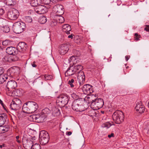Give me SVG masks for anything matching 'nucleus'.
I'll list each match as a JSON object with an SVG mask.
<instances>
[{
	"label": "nucleus",
	"mask_w": 149,
	"mask_h": 149,
	"mask_svg": "<svg viewBox=\"0 0 149 149\" xmlns=\"http://www.w3.org/2000/svg\"><path fill=\"white\" fill-rule=\"evenodd\" d=\"M38 108V105L36 102L32 101L28 102L23 106L22 110L26 113H30L34 112Z\"/></svg>",
	"instance_id": "1"
},
{
	"label": "nucleus",
	"mask_w": 149,
	"mask_h": 149,
	"mask_svg": "<svg viewBox=\"0 0 149 149\" xmlns=\"http://www.w3.org/2000/svg\"><path fill=\"white\" fill-rule=\"evenodd\" d=\"M112 118L116 123L120 124L124 120V116L123 113L121 111H116L113 113Z\"/></svg>",
	"instance_id": "2"
},
{
	"label": "nucleus",
	"mask_w": 149,
	"mask_h": 149,
	"mask_svg": "<svg viewBox=\"0 0 149 149\" xmlns=\"http://www.w3.org/2000/svg\"><path fill=\"white\" fill-rule=\"evenodd\" d=\"M26 27L24 23L22 22H17L14 24L13 29L15 33L19 34L23 32Z\"/></svg>",
	"instance_id": "3"
},
{
	"label": "nucleus",
	"mask_w": 149,
	"mask_h": 149,
	"mask_svg": "<svg viewBox=\"0 0 149 149\" xmlns=\"http://www.w3.org/2000/svg\"><path fill=\"white\" fill-rule=\"evenodd\" d=\"M68 100V97L66 95L62 93L57 97L56 102L59 106L63 107L67 104Z\"/></svg>",
	"instance_id": "4"
},
{
	"label": "nucleus",
	"mask_w": 149,
	"mask_h": 149,
	"mask_svg": "<svg viewBox=\"0 0 149 149\" xmlns=\"http://www.w3.org/2000/svg\"><path fill=\"white\" fill-rule=\"evenodd\" d=\"M47 111L48 109L46 108L42 110L41 113L37 114L32 115L31 117L33 120H35L38 123H42L43 122L46 117V115L45 113V110Z\"/></svg>",
	"instance_id": "5"
},
{
	"label": "nucleus",
	"mask_w": 149,
	"mask_h": 149,
	"mask_svg": "<svg viewBox=\"0 0 149 149\" xmlns=\"http://www.w3.org/2000/svg\"><path fill=\"white\" fill-rule=\"evenodd\" d=\"M82 101L81 99H76L73 102L72 108L73 110L77 111H84V106L82 105Z\"/></svg>",
	"instance_id": "6"
},
{
	"label": "nucleus",
	"mask_w": 149,
	"mask_h": 149,
	"mask_svg": "<svg viewBox=\"0 0 149 149\" xmlns=\"http://www.w3.org/2000/svg\"><path fill=\"white\" fill-rule=\"evenodd\" d=\"M39 142L42 145L46 144L49 139V135L47 132L45 131H41L39 134Z\"/></svg>",
	"instance_id": "7"
},
{
	"label": "nucleus",
	"mask_w": 149,
	"mask_h": 149,
	"mask_svg": "<svg viewBox=\"0 0 149 149\" xmlns=\"http://www.w3.org/2000/svg\"><path fill=\"white\" fill-rule=\"evenodd\" d=\"M104 101L102 99L99 98L94 100V101L91 104V107L94 110H97L101 108L104 105Z\"/></svg>",
	"instance_id": "8"
},
{
	"label": "nucleus",
	"mask_w": 149,
	"mask_h": 149,
	"mask_svg": "<svg viewBox=\"0 0 149 149\" xmlns=\"http://www.w3.org/2000/svg\"><path fill=\"white\" fill-rule=\"evenodd\" d=\"M19 15L18 11L15 8H11L8 12L7 16L8 18L11 20L16 19Z\"/></svg>",
	"instance_id": "9"
},
{
	"label": "nucleus",
	"mask_w": 149,
	"mask_h": 149,
	"mask_svg": "<svg viewBox=\"0 0 149 149\" xmlns=\"http://www.w3.org/2000/svg\"><path fill=\"white\" fill-rule=\"evenodd\" d=\"M10 108L13 110H17L21 107V101L18 98H14L10 105Z\"/></svg>",
	"instance_id": "10"
},
{
	"label": "nucleus",
	"mask_w": 149,
	"mask_h": 149,
	"mask_svg": "<svg viewBox=\"0 0 149 149\" xmlns=\"http://www.w3.org/2000/svg\"><path fill=\"white\" fill-rule=\"evenodd\" d=\"M53 11L56 13V15H62L64 13L63 6L59 4L54 6L53 8Z\"/></svg>",
	"instance_id": "11"
},
{
	"label": "nucleus",
	"mask_w": 149,
	"mask_h": 149,
	"mask_svg": "<svg viewBox=\"0 0 149 149\" xmlns=\"http://www.w3.org/2000/svg\"><path fill=\"white\" fill-rule=\"evenodd\" d=\"M16 48L15 47H8L6 49V52L7 53L10 55H14V56H11L10 58L13 61H15L17 60V58L16 59L15 58L16 57L15 55L16 54Z\"/></svg>",
	"instance_id": "12"
},
{
	"label": "nucleus",
	"mask_w": 149,
	"mask_h": 149,
	"mask_svg": "<svg viewBox=\"0 0 149 149\" xmlns=\"http://www.w3.org/2000/svg\"><path fill=\"white\" fill-rule=\"evenodd\" d=\"M34 10L38 14H44L47 12L48 9L45 6L40 5L34 8Z\"/></svg>",
	"instance_id": "13"
},
{
	"label": "nucleus",
	"mask_w": 149,
	"mask_h": 149,
	"mask_svg": "<svg viewBox=\"0 0 149 149\" xmlns=\"http://www.w3.org/2000/svg\"><path fill=\"white\" fill-rule=\"evenodd\" d=\"M135 109L136 111L140 113H143L145 110V107L143 105L142 102L141 101L137 102Z\"/></svg>",
	"instance_id": "14"
},
{
	"label": "nucleus",
	"mask_w": 149,
	"mask_h": 149,
	"mask_svg": "<svg viewBox=\"0 0 149 149\" xmlns=\"http://www.w3.org/2000/svg\"><path fill=\"white\" fill-rule=\"evenodd\" d=\"M20 72L19 68L17 67H14L9 69L7 72L8 75L9 74L12 76L14 74H18Z\"/></svg>",
	"instance_id": "15"
},
{
	"label": "nucleus",
	"mask_w": 149,
	"mask_h": 149,
	"mask_svg": "<svg viewBox=\"0 0 149 149\" xmlns=\"http://www.w3.org/2000/svg\"><path fill=\"white\" fill-rule=\"evenodd\" d=\"M22 142L25 145L26 149H32L33 145V141L30 139H25V138H23L22 139Z\"/></svg>",
	"instance_id": "16"
},
{
	"label": "nucleus",
	"mask_w": 149,
	"mask_h": 149,
	"mask_svg": "<svg viewBox=\"0 0 149 149\" xmlns=\"http://www.w3.org/2000/svg\"><path fill=\"white\" fill-rule=\"evenodd\" d=\"M69 49L68 44H62L60 46L58 51L60 54L63 55L68 52Z\"/></svg>",
	"instance_id": "17"
},
{
	"label": "nucleus",
	"mask_w": 149,
	"mask_h": 149,
	"mask_svg": "<svg viewBox=\"0 0 149 149\" xmlns=\"http://www.w3.org/2000/svg\"><path fill=\"white\" fill-rule=\"evenodd\" d=\"M78 81L79 84L84 83L85 81V75L83 72H79L78 73L77 77Z\"/></svg>",
	"instance_id": "18"
},
{
	"label": "nucleus",
	"mask_w": 149,
	"mask_h": 149,
	"mask_svg": "<svg viewBox=\"0 0 149 149\" xmlns=\"http://www.w3.org/2000/svg\"><path fill=\"white\" fill-rule=\"evenodd\" d=\"M82 90L85 93H90L93 91L92 86L90 84H84Z\"/></svg>",
	"instance_id": "19"
},
{
	"label": "nucleus",
	"mask_w": 149,
	"mask_h": 149,
	"mask_svg": "<svg viewBox=\"0 0 149 149\" xmlns=\"http://www.w3.org/2000/svg\"><path fill=\"white\" fill-rule=\"evenodd\" d=\"M26 44L24 42H22L19 43L17 46V48L19 52H23L26 50Z\"/></svg>",
	"instance_id": "20"
},
{
	"label": "nucleus",
	"mask_w": 149,
	"mask_h": 149,
	"mask_svg": "<svg viewBox=\"0 0 149 149\" xmlns=\"http://www.w3.org/2000/svg\"><path fill=\"white\" fill-rule=\"evenodd\" d=\"M75 71L73 66L69 68L65 73V76H71L74 74L75 73Z\"/></svg>",
	"instance_id": "21"
},
{
	"label": "nucleus",
	"mask_w": 149,
	"mask_h": 149,
	"mask_svg": "<svg viewBox=\"0 0 149 149\" xmlns=\"http://www.w3.org/2000/svg\"><path fill=\"white\" fill-rule=\"evenodd\" d=\"M62 28L63 32L66 33L67 34H70V31L71 30V29L70 25L67 24H65L63 26Z\"/></svg>",
	"instance_id": "22"
},
{
	"label": "nucleus",
	"mask_w": 149,
	"mask_h": 149,
	"mask_svg": "<svg viewBox=\"0 0 149 149\" xmlns=\"http://www.w3.org/2000/svg\"><path fill=\"white\" fill-rule=\"evenodd\" d=\"M42 0H31L30 4L32 6H36L40 5L42 3Z\"/></svg>",
	"instance_id": "23"
},
{
	"label": "nucleus",
	"mask_w": 149,
	"mask_h": 149,
	"mask_svg": "<svg viewBox=\"0 0 149 149\" xmlns=\"http://www.w3.org/2000/svg\"><path fill=\"white\" fill-rule=\"evenodd\" d=\"M6 118L7 116L4 114L0 115V127L1 126L5 123Z\"/></svg>",
	"instance_id": "24"
},
{
	"label": "nucleus",
	"mask_w": 149,
	"mask_h": 149,
	"mask_svg": "<svg viewBox=\"0 0 149 149\" xmlns=\"http://www.w3.org/2000/svg\"><path fill=\"white\" fill-rule=\"evenodd\" d=\"M55 18L57 23H62L65 21L64 17L61 15H56Z\"/></svg>",
	"instance_id": "25"
},
{
	"label": "nucleus",
	"mask_w": 149,
	"mask_h": 149,
	"mask_svg": "<svg viewBox=\"0 0 149 149\" xmlns=\"http://www.w3.org/2000/svg\"><path fill=\"white\" fill-rule=\"evenodd\" d=\"M6 86L8 91H11L17 87V84H6Z\"/></svg>",
	"instance_id": "26"
},
{
	"label": "nucleus",
	"mask_w": 149,
	"mask_h": 149,
	"mask_svg": "<svg viewBox=\"0 0 149 149\" xmlns=\"http://www.w3.org/2000/svg\"><path fill=\"white\" fill-rule=\"evenodd\" d=\"M75 72H77L78 73L79 72H83L81 70L83 69V67L81 65H75L73 67Z\"/></svg>",
	"instance_id": "27"
},
{
	"label": "nucleus",
	"mask_w": 149,
	"mask_h": 149,
	"mask_svg": "<svg viewBox=\"0 0 149 149\" xmlns=\"http://www.w3.org/2000/svg\"><path fill=\"white\" fill-rule=\"evenodd\" d=\"M112 125H114V124L112 122H107L105 123H104L102 125V126L103 127H106L107 128H108Z\"/></svg>",
	"instance_id": "28"
},
{
	"label": "nucleus",
	"mask_w": 149,
	"mask_h": 149,
	"mask_svg": "<svg viewBox=\"0 0 149 149\" xmlns=\"http://www.w3.org/2000/svg\"><path fill=\"white\" fill-rule=\"evenodd\" d=\"M77 57L76 56H72L70 57L69 59L70 63H73V64H75L77 61L76 60H78Z\"/></svg>",
	"instance_id": "29"
},
{
	"label": "nucleus",
	"mask_w": 149,
	"mask_h": 149,
	"mask_svg": "<svg viewBox=\"0 0 149 149\" xmlns=\"http://www.w3.org/2000/svg\"><path fill=\"white\" fill-rule=\"evenodd\" d=\"M93 96L91 95L87 96L85 97L84 100L86 101H88V103H91L92 102L94 101V100L93 99Z\"/></svg>",
	"instance_id": "30"
},
{
	"label": "nucleus",
	"mask_w": 149,
	"mask_h": 149,
	"mask_svg": "<svg viewBox=\"0 0 149 149\" xmlns=\"http://www.w3.org/2000/svg\"><path fill=\"white\" fill-rule=\"evenodd\" d=\"M47 21V18L44 16H41L40 18L39 22L41 24L45 23Z\"/></svg>",
	"instance_id": "31"
},
{
	"label": "nucleus",
	"mask_w": 149,
	"mask_h": 149,
	"mask_svg": "<svg viewBox=\"0 0 149 149\" xmlns=\"http://www.w3.org/2000/svg\"><path fill=\"white\" fill-rule=\"evenodd\" d=\"M6 5L8 6L13 5L15 3L14 0H6Z\"/></svg>",
	"instance_id": "32"
},
{
	"label": "nucleus",
	"mask_w": 149,
	"mask_h": 149,
	"mask_svg": "<svg viewBox=\"0 0 149 149\" xmlns=\"http://www.w3.org/2000/svg\"><path fill=\"white\" fill-rule=\"evenodd\" d=\"M9 127L8 126L7 127H2L0 128V132L1 133H4L8 130Z\"/></svg>",
	"instance_id": "33"
},
{
	"label": "nucleus",
	"mask_w": 149,
	"mask_h": 149,
	"mask_svg": "<svg viewBox=\"0 0 149 149\" xmlns=\"http://www.w3.org/2000/svg\"><path fill=\"white\" fill-rule=\"evenodd\" d=\"M53 114L54 116H57L59 115L60 114V110L58 109L55 108L53 112Z\"/></svg>",
	"instance_id": "34"
},
{
	"label": "nucleus",
	"mask_w": 149,
	"mask_h": 149,
	"mask_svg": "<svg viewBox=\"0 0 149 149\" xmlns=\"http://www.w3.org/2000/svg\"><path fill=\"white\" fill-rule=\"evenodd\" d=\"M43 76L46 80H50L53 79V78L52 76L51 75H47L46 74L44 76H42V77Z\"/></svg>",
	"instance_id": "35"
},
{
	"label": "nucleus",
	"mask_w": 149,
	"mask_h": 149,
	"mask_svg": "<svg viewBox=\"0 0 149 149\" xmlns=\"http://www.w3.org/2000/svg\"><path fill=\"white\" fill-rule=\"evenodd\" d=\"M32 149H41L40 145L38 143H35Z\"/></svg>",
	"instance_id": "36"
},
{
	"label": "nucleus",
	"mask_w": 149,
	"mask_h": 149,
	"mask_svg": "<svg viewBox=\"0 0 149 149\" xmlns=\"http://www.w3.org/2000/svg\"><path fill=\"white\" fill-rule=\"evenodd\" d=\"M25 20L26 22L28 23H31L32 21L31 18L29 16L26 17L25 18Z\"/></svg>",
	"instance_id": "37"
},
{
	"label": "nucleus",
	"mask_w": 149,
	"mask_h": 149,
	"mask_svg": "<svg viewBox=\"0 0 149 149\" xmlns=\"http://www.w3.org/2000/svg\"><path fill=\"white\" fill-rule=\"evenodd\" d=\"M3 31L5 33H8L10 31V29L8 26H4L3 29Z\"/></svg>",
	"instance_id": "38"
},
{
	"label": "nucleus",
	"mask_w": 149,
	"mask_h": 149,
	"mask_svg": "<svg viewBox=\"0 0 149 149\" xmlns=\"http://www.w3.org/2000/svg\"><path fill=\"white\" fill-rule=\"evenodd\" d=\"M145 130L148 134L149 135V123L146 126Z\"/></svg>",
	"instance_id": "39"
},
{
	"label": "nucleus",
	"mask_w": 149,
	"mask_h": 149,
	"mask_svg": "<svg viewBox=\"0 0 149 149\" xmlns=\"http://www.w3.org/2000/svg\"><path fill=\"white\" fill-rule=\"evenodd\" d=\"M134 39L136 41L139 40V38H140L141 36L139 35L137 33H135L134 34Z\"/></svg>",
	"instance_id": "40"
},
{
	"label": "nucleus",
	"mask_w": 149,
	"mask_h": 149,
	"mask_svg": "<svg viewBox=\"0 0 149 149\" xmlns=\"http://www.w3.org/2000/svg\"><path fill=\"white\" fill-rule=\"evenodd\" d=\"M42 3L45 4H48L50 2L49 0H42Z\"/></svg>",
	"instance_id": "41"
},
{
	"label": "nucleus",
	"mask_w": 149,
	"mask_h": 149,
	"mask_svg": "<svg viewBox=\"0 0 149 149\" xmlns=\"http://www.w3.org/2000/svg\"><path fill=\"white\" fill-rule=\"evenodd\" d=\"M9 43V42L8 40H5L3 41L2 42V45L5 46H6L8 45Z\"/></svg>",
	"instance_id": "42"
},
{
	"label": "nucleus",
	"mask_w": 149,
	"mask_h": 149,
	"mask_svg": "<svg viewBox=\"0 0 149 149\" xmlns=\"http://www.w3.org/2000/svg\"><path fill=\"white\" fill-rule=\"evenodd\" d=\"M7 84H17V82L14 80H11L8 81Z\"/></svg>",
	"instance_id": "43"
},
{
	"label": "nucleus",
	"mask_w": 149,
	"mask_h": 149,
	"mask_svg": "<svg viewBox=\"0 0 149 149\" xmlns=\"http://www.w3.org/2000/svg\"><path fill=\"white\" fill-rule=\"evenodd\" d=\"M72 97L74 99L76 100L78 97L77 95L74 93H73L71 95Z\"/></svg>",
	"instance_id": "44"
},
{
	"label": "nucleus",
	"mask_w": 149,
	"mask_h": 149,
	"mask_svg": "<svg viewBox=\"0 0 149 149\" xmlns=\"http://www.w3.org/2000/svg\"><path fill=\"white\" fill-rule=\"evenodd\" d=\"M146 27L144 28V30L147 32H149V25H145Z\"/></svg>",
	"instance_id": "45"
},
{
	"label": "nucleus",
	"mask_w": 149,
	"mask_h": 149,
	"mask_svg": "<svg viewBox=\"0 0 149 149\" xmlns=\"http://www.w3.org/2000/svg\"><path fill=\"white\" fill-rule=\"evenodd\" d=\"M4 69L2 67H0V76L4 72Z\"/></svg>",
	"instance_id": "46"
},
{
	"label": "nucleus",
	"mask_w": 149,
	"mask_h": 149,
	"mask_svg": "<svg viewBox=\"0 0 149 149\" xmlns=\"http://www.w3.org/2000/svg\"><path fill=\"white\" fill-rule=\"evenodd\" d=\"M19 136H17L16 137L17 142L19 143H20L21 142V141L19 140Z\"/></svg>",
	"instance_id": "47"
},
{
	"label": "nucleus",
	"mask_w": 149,
	"mask_h": 149,
	"mask_svg": "<svg viewBox=\"0 0 149 149\" xmlns=\"http://www.w3.org/2000/svg\"><path fill=\"white\" fill-rule=\"evenodd\" d=\"M74 79H71V80H69L68 81V84H72L74 83Z\"/></svg>",
	"instance_id": "48"
},
{
	"label": "nucleus",
	"mask_w": 149,
	"mask_h": 149,
	"mask_svg": "<svg viewBox=\"0 0 149 149\" xmlns=\"http://www.w3.org/2000/svg\"><path fill=\"white\" fill-rule=\"evenodd\" d=\"M32 66L33 67L36 68L37 66V65L36 64V62L35 61H34L31 64Z\"/></svg>",
	"instance_id": "49"
},
{
	"label": "nucleus",
	"mask_w": 149,
	"mask_h": 149,
	"mask_svg": "<svg viewBox=\"0 0 149 149\" xmlns=\"http://www.w3.org/2000/svg\"><path fill=\"white\" fill-rule=\"evenodd\" d=\"M114 137V134L113 133H111L110 134H109L108 135V137L109 138H110L111 137Z\"/></svg>",
	"instance_id": "50"
},
{
	"label": "nucleus",
	"mask_w": 149,
	"mask_h": 149,
	"mask_svg": "<svg viewBox=\"0 0 149 149\" xmlns=\"http://www.w3.org/2000/svg\"><path fill=\"white\" fill-rule=\"evenodd\" d=\"M92 112H94V111H92V110H91V111H89L88 112V114L89 115V116H93V115H92V114H90V113H92Z\"/></svg>",
	"instance_id": "51"
},
{
	"label": "nucleus",
	"mask_w": 149,
	"mask_h": 149,
	"mask_svg": "<svg viewBox=\"0 0 149 149\" xmlns=\"http://www.w3.org/2000/svg\"><path fill=\"white\" fill-rule=\"evenodd\" d=\"M130 57V56L127 55L125 56V60L126 61H127Z\"/></svg>",
	"instance_id": "52"
},
{
	"label": "nucleus",
	"mask_w": 149,
	"mask_h": 149,
	"mask_svg": "<svg viewBox=\"0 0 149 149\" xmlns=\"http://www.w3.org/2000/svg\"><path fill=\"white\" fill-rule=\"evenodd\" d=\"M4 13L3 10L2 9H0V14L2 15Z\"/></svg>",
	"instance_id": "53"
},
{
	"label": "nucleus",
	"mask_w": 149,
	"mask_h": 149,
	"mask_svg": "<svg viewBox=\"0 0 149 149\" xmlns=\"http://www.w3.org/2000/svg\"><path fill=\"white\" fill-rule=\"evenodd\" d=\"M29 139H30L31 140L33 141H33L35 140L36 137L35 136L32 137L31 138H30Z\"/></svg>",
	"instance_id": "54"
},
{
	"label": "nucleus",
	"mask_w": 149,
	"mask_h": 149,
	"mask_svg": "<svg viewBox=\"0 0 149 149\" xmlns=\"http://www.w3.org/2000/svg\"><path fill=\"white\" fill-rule=\"evenodd\" d=\"M74 36V35H73L72 34H71L68 36V37L69 38H71V39H72Z\"/></svg>",
	"instance_id": "55"
},
{
	"label": "nucleus",
	"mask_w": 149,
	"mask_h": 149,
	"mask_svg": "<svg viewBox=\"0 0 149 149\" xmlns=\"http://www.w3.org/2000/svg\"><path fill=\"white\" fill-rule=\"evenodd\" d=\"M66 134L68 136L72 134V132H66Z\"/></svg>",
	"instance_id": "56"
},
{
	"label": "nucleus",
	"mask_w": 149,
	"mask_h": 149,
	"mask_svg": "<svg viewBox=\"0 0 149 149\" xmlns=\"http://www.w3.org/2000/svg\"><path fill=\"white\" fill-rule=\"evenodd\" d=\"M0 104L2 105V106L3 107V102L0 99Z\"/></svg>",
	"instance_id": "57"
},
{
	"label": "nucleus",
	"mask_w": 149,
	"mask_h": 149,
	"mask_svg": "<svg viewBox=\"0 0 149 149\" xmlns=\"http://www.w3.org/2000/svg\"><path fill=\"white\" fill-rule=\"evenodd\" d=\"M49 1H51L52 2L54 3H55L57 1V0H49Z\"/></svg>",
	"instance_id": "58"
},
{
	"label": "nucleus",
	"mask_w": 149,
	"mask_h": 149,
	"mask_svg": "<svg viewBox=\"0 0 149 149\" xmlns=\"http://www.w3.org/2000/svg\"><path fill=\"white\" fill-rule=\"evenodd\" d=\"M4 147V144H3L2 145H0V148H2L3 147Z\"/></svg>",
	"instance_id": "59"
},
{
	"label": "nucleus",
	"mask_w": 149,
	"mask_h": 149,
	"mask_svg": "<svg viewBox=\"0 0 149 149\" xmlns=\"http://www.w3.org/2000/svg\"><path fill=\"white\" fill-rule=\"evenodd\" d=\"M70 86L71 87H74V84H70Z\"/></svg>",
	"instance_id": "60"
},
{
	"label": "nucleus",
	"mask_w": 149,
	"mask_h": 149,
	"mask_svg": "<svg viewBox=\"0 0 149 149\" xmlns=\"http://www.w3.org/2000/svg\"><path fill=\"white\" fill-rule=\"evenodd\" d=\"M128 68H129V67L128 66H127V67H126V69H128Z\"/></svg>",
	"instance_id": "61"
}]
</instances>
